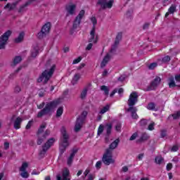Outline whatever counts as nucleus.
<instances>
[{"mask_svg": "<svg viewBox=\"0 0 180 180\" xmlns=\"http://www.w3.org/2000/svg\"><path fill=\"white\" fill-rule=\"evenodd\" d=\"M25 37V32L20 33L19 36L15 38V43H20V41H23V38Z\"/></svg>", "mask_w": 180, "mask_h": 180, "instance_id": "c85d7f7f", "label": "nucleus"}, {"mask_svg": "<svg viewBox=\"0 0 180 180\" xmlns=\"http://www.w3.org/2000/svg\"><path fill=\"white\" fill-rule=\"evenodd\" d=\"M88 94V88H84L81 93L80 98L82 99H85L86 98V94Z\"/></svg>", "mask_w": 180, "mask_h": 180, "instance_id": "72a5a7b5", "label": "nucleus"}, {"mask_svg": "<svg viewBox=\"0 0 180 180\" xmlns=\"http://www.w3.org/2000/svg\"><path fill=\"white\" fill-rule=\"evenodd\" d=\"M143 157H144V154H139L138 156V159L139 160V161H141V160H143Z\"/></svg>", "mask_w": 180, "mask_h": 180, "instance_id": "338daca9", "label": "nucleus"}, {"mask_svg": "<svg viewBox=\"0 0 180 180\" xmlns=\"http://www.w3.org/2000/svg\"><path fill=\"white\" fill-rule=\"evenodd\" d=\"M110 109V105L109 104H107L105 106H104L101 110L100 111L101 115H104V113H106Z\"/></svg>", "mask_w": 180, "mask_h": 180, "instance_id": "473e14b6", "label": "nucleus"}, {"mask_svg": "<svg viewBox=\"0 0 180 180\" xmlns=\"http://www.w3.org/2000/svg\"><path fill=\"white\" fill-rule=\"evenodd\" d=\"M79 79H81V75H79V73H76L71 81L72 84L77 85Z\"/></svg>", "mask_w": 180, "mask_h": 180, "instance_id": "5701e85b", "label": "nucleus"}, {"mask_svg": "<svg viewBox=\"0 0 180 180\" xmlns=\"http://www.w3.org/2000/svg\"><path fill=\"white\" fill-rule=\"evenodd\" d=\"M66 9V16H69L70 15H75V11H77V5L75 4H70L67 5L65 7Z\"/></svg>", "mask_w": 180, "mask_h": 180, "instance_id": "2eb2a0df", "label": "nucleus"}, {"mask_svg": "<svg viewBox=\"0 0 180 180\" xmlns=\"http://www.w3.org/2000/svg\"><path fill=\"white\" fill-rule=\"evenodd\" d=\"M173 119L176 120L179 119L180 117V111H177L176 112H174L173 115H172Z\"/></svg>", "mask_w": 180, "mask_h": 180, "instance_id": "79ce46f5", "label": "nucleus"}, {"mask_svg": "<svg viewBox=\"0 0 180 180\" xmlns=\"http://www.w3.org/2000/svg\"><path fill=\"white\" fill-rule=\"evenodd\" d=\"M175 11H176V6H175L174 4H172L169 8L168 12L166 13L165 17L167 18L169 16V14L174 13Z\"/></svg>", "mask_w": 180, "mask_h": 180, "instance_id": "a878e982", "label": "nucleus"}, {"mask_svg": "<svg viewBox=\"0 0 180 180\" xmlns=\"http://www.w3.org/2000/svg\"><path fill=\"white\" fill-rule=\"evenodd\" d=\"M147 109H148V110H155V111L158 110V109L155 108V103H148L147 106Z\"/></svg>", "mask_w": 180, "mask_h": 180, "instance_id": "c756f323", "label": "nucleus"}, {"mask_svg": "<svg viewBox=\"0 0 180 180\" xmlns=\"http://www.w3.org/2000/svg\"><path fill=\"white\" fill-rule=\"evenodd\" d=\"M140 124H141V126H146V124H147V120H141L140 121Z\"/></svg>", "mask_w": 180, "mask_h": 180, "instance_id": "4d7b16f0", "label": "nucleus"}, {"mask_svg": "<svg viewBox=\"0 0 180 180\" xmlns=\"http://www.w3.org/2000/svg\"><path fill=\"white\" fill-rule=\"evenodd\" d=\"M48 150H49L48 148H46L44 146H42V150H41L39 151V157H41V158H43V157H44V155H46V153H47Z\"/></svg>", "mask_w": 180, "mask_h": 180, "instance_id": "7c9ffc66", "label": "nucleus"}, {"mask_svg": "<svg viewBox=\"0 0 180 180\" xmlns=\"http://www.w3.org/2000/svg\"><path fill=\"white\" fill-rule=\"evenodd\" d=\"M113 4H115V0H98L97 5H100L101 9H110L113 6Z\"/></svg>", "mask_w": 180, "mask_h": 180, "instance_id": "9d476101", "label": "nucleus"}, {"mask_svg": "<svg viewBox=\"0 0 180 180\" xmlns=\"http://www.w3.org/2000/svg\"><path fill=\"white\" fill-rule=\"evenodd\" d=\"M33 126V120L28 122L27 124L25 127L26 130H29L30 127Z\"/></svg>", "mask_w": 180, "mask_h": 180, "instance_id": "49530a36", "label": "nucleus"}, {"mask_svg": "<svg viewBox=\"0 0 180 180\" xmlns=\"http://www.w3.org/2000/svg\"><path fill=\"white\" fill-rule=\"evenodd\" d=\"M167 171H171V169H172V163H168L167 165Z\"/></svg>", "mask_w": 180, "mask_h": 180, "instance_id": "6e6d98bb", "label": "nucleus"}, {"mask_svg": "<svg viewBox=\"0 0 180 180\" xmlns=\"http://www.w3.org/2000/svg\"><path fill=\"white\" fill-rule=\"evenodd\" d=\"M81 60H82V58L79 57L73 60L72 64H78V63L81 62Z\"/></svg>", "mask_w": 180, "mask_h": 180, "instance_id": "603ef678", "label": "nucleus"}, {"mask_svg": "<svg viewBox=\"0 0 180 180\" xmlns=\"http://www.w3.org/2000/svg\"><path fill=\"white\" fill-rule=\"evenodd\" d=\"M127 112H131L132 119H139V115H137V108L135 107H129L127 109Z\"/></svg>", "mask_w": 180, "mask_h": 180, "instance_id": "6ab92c4d", "label": "nucleus"}, {"mask_svg": "<svg viewBox=\"0 0 180 180\" xmlns=\"http://www.w3.org/2000/svg\"><path fill=\"white\" fill-rule=\"evenodd\" d=\"M122 129V123L117 122V124L115 125V130L116 131H120Z\"/></svg>", "mask_w": 180, "mask_h": 180, "instance_id": "09e8293b", "label": "nucleus"}, {"mask_svg": "<svg viewBox=\"0 0 180 180\" xmlns=\"http://www.w3.org/2000/svg\"><path fill=\"white\" fill-rule=\"evenodd\" d=\"M44 129H46V124H42L39 129H38V132H37V145L40 146L43 143V142L44 141V140H46L47 139V137H49V136H50V130L47 129L45 131V132L43 133V131H44Z\"/></svg>", "mask_w": 180, "mask_h": 180, "instance_id": "f03ea898", "label": "nucleus"}, {"mask_svg": "<svg viewBox=\"0 0 180 180\" xmlns=\"http://www.w3.org/2000/svg\"><path fill=\"white\" fill-rule=\"evenodd\" d=\"M165 136H167V131H161V137L164 138V137H165Z\"/></svg>", "mask_w": 180, "mask_h": 180, "instance_id": "e2e57ef3", "label": "nucleus"}, {"mask_svg": "<svg viewBox=\"0 0 180 180\" xmlns=\"http://www.w3.org/2000/svg\"><path fill=\"white\" fill-rule=\"evenodd\" d=\"M162 63H168L169 61H171V58L169 56H166L162 59Z\"/></svg>", "mask_w": 180, "mask_h": 180, "instance_id": "de8ad7c7", "label": "nucleus"}, {"mask_svg": "<svg viewBox=\"0 0 180 180\" xmlns=\"http://www.w3.org/2000/svg\"><path fill=\"white\" fill-rule=\"evenodd\" d=\"M22 91V88H20V86L15 85L14 87V93L15 94H19Z\"/></svg>", "mask_w": 180, "mask_h": 180, "instance_id": "ea45409f", "label": "nucleus"}, {"mask_svg": "<svg viewBox=\"0 0 180 180\" xmlns=\"http://www.w3.org/2000/svg\"><path fill=\"white\" fill-rule=\"evenodd\" d=\"M63 179L62 180H71V179H68V176L70 175V170L65 169L63 172Z\"/></svg>", "mask_w": 180, "mask_h": 180, "instance_id": "bb28decb", "label": "nucleus"}, {"mask_svg": "<svg viewBox=\"0 0 180 180\" xmlns=\"http://www.w3.org/2000/svg\"><path fill=\"white\" fill-rule=\"evenodd\" d=\"M54 70H56V65H53L50 69L46 70L38 78L37 82L47 84L50 78L53 76V74H54Z\"/></svg>", "mask_w": 180, "mask_h": 180, "instance_id": "7ed1b4c3", "label": "nucleus"}, {"mask_svg": "<svg viewBox=\"0 0 180 180\" xmlns=\"http://www.w3.org/2000/svg\"><path fill=\"white\" fill-rule=\"evenodd\" d=\"M89 172H91V170L89 169H86L84 172V176H88V174H89Z\"/></svg>", "mask_w": 180, "mask_h": 180, "instance_id": "13d9d810", "label": "nucleus"}, {"mask_svg": "<svg viewBox=\"0 0 180 180\" xmlns=\"http://www.w3.org/2000/svg\"><path fill=\"white\" fill-rule=\"evenodd\" d=\"M84 16H85V11L81 10L73 21V29H77L79 27V25H81V20H82V18H84Z\"/></svg>", "mask_w": 180, "mask_h": 180, "instance_id": "6e6552de", "label": "nucleus"}, {"mask_svg": "<svg viewBox=\"0 0 180 180\" xmlns=\"http://www.w3.org/2000/svg\"><path fill=\"white\" fill-rule=\"evenodd\" d=\"M120 140L119 139H115L110 145L109 148H108L107 150H111V151H113V150H115V148H117V146H119V143H120Z\"/></svg>", "mask_w": 180, "mask_h": 180, "instance_id": "b1692460", "label": "nucleus"}, {"mask_svg": "<svg viewBox=\"0 0 180 180\" xmlns=\"http://www.w3.org/2000/svg\"><path fill=\"white\" fill-rule=\"evenodd\" d=\"M91 20L93 23V27H95V30H96V23H98V21L96 20V18L91 17Z\"/></svg>", "mask_w": 180, "mask_h": 180, "instance_id": "37998d69", "label": "nucleus"}, {"mask_svg": "<svg viewBox=\"0 0 180 180\" xmlns=\"http://www.w3.org/2000/svg\"><path fill=\"white\" fill-rule=\"evenodd\" d=\"M44 102L41 103V104H39V105H37L38 109H43V108H44Z\"/></svg>", "mask_w": 180, "mask_h": 180, "instance_id": "bf43d9fd", "label": "nucleus"}, {"mask_svg": "<svg viewBox=\"0 0 180 180\" xmlns=\"http://www.w3.org/2000/svg\"><path fill=\"white\" fill-rule=\"evenodd\" d=\"M86 116H88V112L83 111L82 115L77 119L75 126V131H76V133L81 130V128L85 122V119H86Z\"/></svg>", "mask_w": 180, "mask_h": 180, "instance_id": "423d86ee", "label": "nucleus"}, {"mask_svg": "<svg viewBox=\"0 0 180 180\" xmlns=\"http://www.w3.org/2000/svg\"><path fill=\"white\" fill-rule=\"evenodd\" d=\"M22 122H23V118H22L20 117H18L14 120L13 124H14V129H15V130H19V129H20Z\"/></svg>", "mask_w": 180, "mask_h": 180, "instance_id": "a211bd4d", "label": "nucleus"}, {"mask_svg": "<svg viewBox=\"0 0 180 180\" xmlns=\"http://www.w3.org/2000/svg\"><path fill=\"white\" fill-rule=\"evenodd\" d=\"M22 61V57L20 56H15L13 59V64L11 65L12 67H15L17 64H19Z\"/></svg>", "mask_w": 180, "mask_h": 180, "instance_id": "cd10ccee", "label": "nucleus"}, {"mask_svg": "<svg viewBox=\"0 0 180 180\" xmlns=\"http://www.w3.org/2000/svg\"><path fill=\"white\" fill-rule=\"evenodd\" d=\"M101 90L104 92V95H105V96H109V87L103 85L101 86Z\"/></svg>", "mask_w": 180, "mask_h": 180, "instance_id": "2f4dec72", "label": "nucleus"}, {"mask_svg": "<svg viewBox=\"0 0 180 180\" xmlns=\"http://www.w3.org/2000/svg\"><path fill=\"white\" fill-rule=\"evenodd\" d=\"M92 46H94V43L89 42V44L87 45L86 50L89 51L91 49H92Z\"/></svg>", "mask_w": 180, "mask_h": 180, "instance_id": "864d4df0", "label": "nucleus"}, {"mask_svg": "<svg viewBox=\"0 0 180 180\" xmlns=\"http://www.w3.org/2000/svg\"><path fill=\"white\" fill-rule=\"evenodd\" d=\"M39 56V46H35L31 50V57L36 58Z\"/></svg>", "mask_w": 180, "mask_h": 180, "instance_id": "393cba45", "label": "nucleus"}, {"mask_svg": "<svg viewBox=\"0 0 180 180\" xmlns=\"http://www.w3.org/2000/svg\"><path fill=\"white\" fill-rule=\"evenodd\" d=\"M29 167V163L27 162H22L21 167L19 168L20 175L22 178L27 179L29 178V172L26 169Z\"/></svg>", "mask_w": 180, "mask_h": 180, "instance_id": "1a4fd4ad", "label": "nucleus"}, {"mask_svg": "<svg viewBox=\"0 0 180 180\" xmlns=\"http://www.w3.org/2000/svg\"><path fill=\"white\" fill-rule=\"evenodd\" d=\"M160 84H161V77H156L153 81L151 82L150 84L148 86L146 91H154Z\"/></svg>", "mask_w": 180, "mask_h": 180, "instance_id": "4468645a", "label": "nucleus"}, {"mask_svg": "<svg viewBox=\"0 0 180 180\" xmlns=\"http://www.w3.org/2000/svg\"><path fill=\"white\" fill-rule=\"evenodd\" d=\"M11 34H12V32L11 30H8L1 37H0V50L5 49V46H6V43H8V40H9V36H11Z\"/></svg>", "mask_w": 180, "mask_h": 180, "instance_id": "0eeeda50", "label": "nucleus"}, {"mask_svg": "<svg viewBox=\"0 0 180 180\" xmlns=\"http://www.w3.org/2000/svg\"><path fill=\"white\" fill-rule=\"evenodd\" d=\"M110 60V55L109 53H107L105 56L103 58L101 63V68H103L104 67L106 66V64L109 63V60Z\"/></svg>", "mask_w": 180, "mask_h": 180, "instance_id": "4be33fe9", "label": "nucleus"}, {"mask_svg": "<svg viewBox=\"0 0 180 180\" xmlns=\"http://www.w3.org/2000/svg\"><path fill=\"white\" fill-rule=\"evenodd\" d=\"M112 124H107L105 126V130H106L107 134H110V133H111V131H112Z\"/></svg>", "mask_w": 180, "mask_h": 180, "instance_id": "f704fd0d", "label": "nucleus"}, {"mask_svg": "<svg viewBox=\"0 0 180 180\" xmlns=\"http://www.w3.org/2000/svg\"><path fill=\"white\" fill-rule=\"evenodd\" d=\"M116 92H117V89H114L112 93L110 94V96H113L115 95V94H116Z\"/></svg>", "mask_w": 180, "mask_h": 180, "instance_id": "69168bd1", "label": "nucleus"}, {"mask_svg": "<svg viewBox=\"0 0 180 180\" xmlns=\"http://www.w3.org/2000/svg\"><path fill=\"white\" fill-rule=\"evenodd\" d=\"M58 105V101H51L46 105L45 108L39 111L37 115V117H43V116L47 115L50 110L54 109V108H57Z\"/></svg>", "mask_w": 180, "mask_h": 180, "instance_id": "20e7f679", "label": "nucleus"}, {"mask_svg": "<svg viewBox=\"0 0 180 180\" xmlns=\"http://www.w3.org/2000/svg\"><path fill=\"white\" fill-rule=\"evenodd\" d=\"M171 151H178V146H174L172 148Z\"/></svg>", "mask_w": 180, "mask_h": 180, "instance_id": "0e129e2a", "label": "nucleus"}, {"mask_svg": "<svg viewBox=\"0 0 180 180\" xmlns=\"http://www.w3.org/2000/svg\"><path fill=\"white\" fill-rule=\"evenodd\" d=\"M84 67H85V63H82L80 64V65L77 68V70H82V68H84Z\"/></svg>", "mask_w": 180, "mask_h": 180, "instance_id": "052dcab7", "label": "nucleus"}, {"mask_svg": "<svg viewBox=\"0 0 180 180\" xmlns=\"http://www.w3.org/2000/svg\"><path fill=\"white\" fill-rule=\"evenodd\" d=\"M77 153H78L77 148L72 149L71 153L68 156V160H67V164H68V165H69V167H71V165L72 164V161H74V157H75V154H77Z\"/></svg>", "mask_w": 180, "mask_h": 180, "instance_id": "f3484780", "label": "nucleus"}, {"mask_svg": "<svg viewBox=\"0 0 180 180\" xmlns=\"http://www.w3.org/2000/svg\"><path fill=\"white\" fill-rule=\"evenodd\" d=\"M157 63H153L148 66V70H154L157 67Z\"/></svg>", "mask_w": 180, "mask_h": 180, "instance_id": "c03bdc74", "label": "nucleus"}, {"mask_svg": "<svg viewBox=\"0 0 180 180\" xmlns=\"http://www.w3.org/2000/svg\"><path fill=\"white\" fill-rule=\"evenodd\" d=\"M164 158H162V157L161 156H158L155 159V162H156V164H158L159 165L162 164Z\"/></svg>", "mask_w": 180, "mask_h": 180, "instance_id": "c9c22d12", "label": "nucleus"}, {"mask_svg": "<svg viewBox=\"0 0 180 180\" xmlns=\"http://www.w3.org/2000/svg\"><path fill=\"white\" fill-rule=\"evenodd\" d=\"M139 136V134L137 132L134 133L131 137L129 138L130 141H133V140H136L137 139V136Z\"/></svg>", "mask_w": 180, "mask_h": 180, "instance_id": "a18cd8bd", "label": "nucleus"}, {"mask_svg": "<svg viewBox=\"0 0 180 180\" xmlns=\"http://www.w3.org/2000/svg\"><path fill=\"white\" fill-rule=\"evenodd\" d=\"M51 26V24H50V22H47L42 27L41 32L37 34L39 39H43L46 34H49Z\"/></svg>", "mask_w": 180, "mask_h": 180, "instance_id": "ddd939ff", "label": "nucleus"}, {"mask_svg": "<svg viewBox=\"0 0 180 180\" xmlns=\"http://www.w3.org/2000/svg\"><path fill=\"white\" fill-rule=\"evenodd\" d=\"M54 143H56V139L54 138H51L43 145V146L49 150L54 145Z\"/></svg>", "mask_w": 180, "mask_h": 180, "instance_id": "aec40b11", "label": "nucleus"}, {"mask_svg": "<svg viewBox=\"0 0 180 180\" xmlns=\"http://www.w3.org/2000/svg\"><path fill=\"white\" fill-rule=\"evenodd\" d=\"M63 107H60L58 110L56 111V116L57 117H60V116H61V115H63Z\"/></svg>", "mask_w": 180, "mask_h": 180, "instance_id": "4c0bfd02", "label": "nucleus"}, {"mask_svg": "<svg viewBox=\"0 0 180 180\" xmlns=\"http://www.w3.org/2000/svg\"><path fill=\"white\" fill-rule=\"evenodd\" d=\"M102 162L105 165H110V164H115L113 160V151L110 149H106L105 153L102 158Z\"/></svg>", "mask_w": 180, "mask_h": 180, "instance_id": "39448f33", "label": "nucleus"}, {"mask_svg": "<svg viewBox=\"0 0 180 180\" xmlns=\"http://www.w3.org/2000/svg\"><path fill=\"white\" fill-rule=\"evenodd\" d=\"M61 137H60V154H64L65 152V150L67 149V147L70 146V142H68V140L70 139V135L68 134V132H67V129L65 127L61 128Z\"/></svg>", "mask_w": 180, "mask_h": 180, "instance_id": "f257e3e1", "label": "nucleus"}, {"mask_svg": "<svg viewBox=\"0 0 180 180\" xmlns=\"http://www.w3.org/2000/svg\"><path fill=\"white\" fill-rule=\"evenodd\" d=\"M139 99V94L137 92L133 91L130 95L128 100V105L129 108H133L136 103H137V101Z\"/></svg>", "mask_w": 180, "mask_h": 180, "instance_id": "f8f14e48", "label": "nucleus"}, {"mask_svg": "<svg viewBox=\"0 0 180 180\" xmlns=\"http://www.w3.org/2000/svg\"><path fill=\"white\" fill-rule=\"evenodd\" d=\"M101 167H102V162L98 161V162L96 163V168L97 169H101Z\"/></svg>", "mask_w": 180, "mask_h": 180, "instance_id": "8fccbe9b", "label": "nucleus"}, {"mask_svg": "<svg viewBox=\"0 0 180 180\" xmlns=\"http://www.w3.org/2000/svg\"><path fill=\"white\" fill-rule=\"evenodd\" d=\"M103 129H104L103 125L101 124L98 129V136H101V134L103 133Z\"/></svg>", "mask_w": 180, "mask_h": 180, "instance_id": "a19ab883", "label": "nucleus"}, {"mask_svg": "<svg viewBox=\"0 0 180 180\" xmlns=\"http://www.w3.org/2000/svg\"><path fill=\"white\" fill-rule=\"evenodd\" d=\"M176 85L175 84V81H174V78L170 79H169V88H174L175 87Z\"/></svg>", "mask_w": 180, "mask_h": 180, "instance_id": "58836bf2", "label": "nucleus"}, {"mask_svg": "<svg viewBox=\"0 0 180 180\" xmlns=\"http://www.w3.org/2000/svg\"><path fill=\"white\" fill-rule=\"evenodd\" d=\"M56 180H61V174H58L56 175Z\"/></svg>", "mask_w": 180, "mask_h": 180, "instance_id": "774afa93", "label": "nucleus"}, {"mask_svg": "<svg viewBox=\"0 0 180 180\" xmlns=\"http://www.w3.org/2000/svg\"><path fill=\"white\" fill-rule=\"evenodd\" d=\"M123 36V34L122 32H119L115 38V41L114 44V46L111 48L110 53H113L115 50L117 48V46H119V43H120V40H122V37Z\"/></svg>", "mask_w": 180, "mask_h": 180, "instance_id": "dca6fc26", "label": "nucleus"}, {"mask_svg": "<svg viewBox=\"0 0 180 180\" xmlns=\"http://www.w3.org/2000/svg\"><path fill=\"white\" fill-rule=\"evenodd\" d=\"M154 126H155V123L152 122L148 125V129L153 131L154 130Z\"/></svg>", "mask_w": 180, "mask_h": 180, "instance_id": "3c124183", "label": "nucleus"}, {"mask_svg": "<svg viewBox=\"0 0 180 180\" xmlns=\"http://www.w3.org/2000/svg\"><path fill=\"white\" fill-rule=\"evenodd\" d=\"M19 4V1H15L12 4L8 3L5 6L4 9H8V11H13L16 8L17 5Z\"/></svg>", "mask_w": 180, "mask_h": 180, "instance_id": "412c9836", "label": "nucleus"}, {"mask_svg": "<svg viewBox=\"0 0 180 180\" xmlns=\"http://www.w3.org/2000/svg\"><path fill=\"white\" fill-rule=\"evenodd\" d=\"M99 40V36L96 34V30L95 27H93L92 30L90 32V35L89 36V43H93V44H96Z\"/></svg>", "mask_w": 180, "mask_h": 180, "instance_id": "9b49d317", "label": "nucleus"}, {"mask_svg": "<svg viewBox=\"0 0 180 180\" xmlns=\"http://www.w3.org/2000/svg\"><path fill=\"white\" fill-rule=\"evenodd\" d=\"M175 79L177 82H180V74L175 76Z\"/></svg>", "mask_w": 180, "mask_h": 180, "instance_id": "680f3d73", "label": "nucleus"}, {"mask_svg": "<svg viewBox=\"0 0 180 180\" xmlns=\"http://www.w3.org/2000/svg\"><path fill=\"white\" fill-rule=\"evenodd\" d=\"M148 139H150V136H148V134L144 133L141 135L139 141H146V140H148Z\"/></svg>", "mask_w": 180, "mask_h": 180, "instance_id": "e433bc0d", "label": "nucleus"}, {"mask_svg": "<svg viewBox=\"0 0 180 180\" xmlns=\"http://www.w3.org/2000/svg\"><path fill=\"white\" fill-rule=\"evenodd\" d=\"M148 27H150V23H148V22L145 23L143 26V30H147V29H148Z\"/></svg>", "mask_w": 180, "mask_h": 180, "instance_id": "5fc2aeb1", "label": "nucleus"}]
</instances>
